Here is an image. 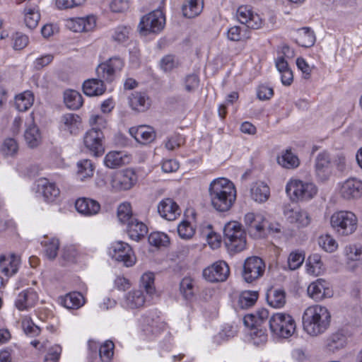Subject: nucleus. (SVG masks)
I'll return each mask as SVG.
<instances>
[{"label":"nucleus","instance_id":"f257e3e1","mask_svg":"<svg viewBox=\"0 0 362 362\" xmlns=\"http://www.w3.org/2000/svg\"><path fill=\"white\" fill-rule=\"evenodd\" d=\"M209 194L211 206L221 212L230 210L236 200L235 185L225 177L212 180L209 185Z\"/></svg>","mask_w":362,"mask_h":362},{"label":"nucleus","instance_id":"f03ea898","mask_svg":"<svg viewBox=\"0 0 362 362\" xmlns=\"http://www.w3.org/2000/svg\"><path fill=\"white\" fill-rule=\"evenodd\" d=\"M331 319V313L325 306H310L305 310L303 315V329L309 335L317 337L327 330Z\"/></svg>","mask_w":362,"mask_h":362},{"label":"nucleus","instance_id":"7ed1b4c3","mask_svg":"<svg viewBox=\"0 0 362 362\" xmlns=\"http://www.w3.org/2000/svg\"><path fill=\"white\" fill-rule=\"evenodd\" d=\"M330 225L337 235L346 237L356 230L358 218L350 211H336L330 217Z\"/></svg>","mask_w":362,"mask_h":362},{"label":"nucleus","instance_id":"20e7f679","mask_svg":"<svg viewBox=\"0 0 362 362\" xmlns=\"http://www.w3.org/2000/svg\"><path fill=\"white\" fill-rule=\"evenodd\" d=\"M269 328L277 337L288 339L296 332V325L293 317L289 314L276 313L269 319Z\"/></svg>","mask_w":362,"mask_h":362},{"label":"nucleus","instance_id":"39448f33","mask_svg":"<svg viewBox=\"0 0 362 362\" xmlns=\"http://www.w3.org/2000/svg\"><path fill=\"white\" fill-rule=\"evenodd\" d=\"M286 192L292 201L302 202L313 199L317 194V189L312 182L293 179L288 182Z\"/></svg>","mask_w":362,"mask_h":362},{"label":"nucleus","instance_id":"423d86ee","mask_svg":"<svg viewBox=\"0 0 362 362\" xmlns=\"http://www.w3.org/2000/svg\"><path fill=\"white\" fill-rule=\"evenodd\" d=\"M108 254L112 259L122 262L127 267H132L136 262V257L132 247L123 241H115L111 243Z\"/></svg>","mask_w":362,"mask_h":362},{"label":"nucleus","instance_id":"0eeeda50","mask_svg":"<svg viewBox=\"0 0 362 362\" xmlns=\"http://www.w3.org/2000/svg\"><path fill=\"white\" fill-rule=\"evenodd\" d=\"M165 18L161 10L156 9L144 16L139 24L141 34L146 35L148 33H158L164 28Z\"/></svg>","mask_w":362,"mask_h":362},{"label":"nucleus","instance_id":"6e6552de","mask_svg":"<svg viewBox=\"0 0 362 362\" xmlns=\"http://www.w3.org/2000/svg\"><path fill=\"white\" fill-rule=\"evenodd\" d=\"M110 184L115 191L130 189L138 180V177L133 169L127 168L111 174Z\"/></svg>","mask_w":362,"mask_h":362},{"label":"nucleus","instance_id":"1a4fd4ad","mask_svg":"<svg viewBox=\"0 0 362 362\" xmlns=\"http://www.w3.org/2000/svg\"><path fill=\"white\" fill-rule=\"evenodd\" d=\"M124 62L118 57L110 58L106 62L100 64L96 68L98 77L107 82L113 81L124 67Z\"/></svg>","mask_w":362,"mask_h":362},{"label":"nucleus","instance_id":"9d476101","mask_svg":"<svg viewBox=\"0 0 362 362\" xmlns=\"http://www.w3.org/2000/svg\"><path fill=\"white\" fill-rule=\"evenodd\" d=\"M124 62L118 57L110 58L106 62L100 64L96 68L98 77L107 82L113 81L124 67Z\"/></svg>","mask_w":362,"mask_h":362},{"label":"nucleus","instance_id":"9b49d317","mask_svg":"<svg viewBox=\"0 0 362 362\" xmlns=\"http://www.w3.org/2000/svg\"><path fill=\"white\" fill-rule=\"evenodd\" d=\"M124 62L118 57L110 58L106 62L100 64L96 68L98 77L107 82L113 81L124 67Z\"/></svg>","mask_w":362,"mask_h":362},{"label":"nucleus","instance_id":"f8f14e48","mask_svg":"<svg viewBox=\"0 0 362 362\" xmlns=\"http://www.w3.org/2000/svg\"><path fill=\"white\" fill-rule=\"evenodd\" d=\"M265 271V263L259 257H247L243 264L242 276L245 281L252 283L262 277Z\"/></svg>","mask_w":362,"mask_h":362},{"label":"nucleus","instance_id":"ddd939ff","mask_svg":"<svg viewBox=\"0 0 362 362\" xmlns=\"http://www.w3.org/2000/svg\"><path fill=\"white\" fill-rule=\"evenodd\" d=\"M103 139L104 134L101 129L98 127H92L85 134L83 143L91 154L98 157L103 155L105 151Z\"/></svg>","mask_w":362,"mask_h":362},{"label":"nucleus","instance_id":"4468645a","mask_svg":"<svg viewBox=\"0 0 362 362\" xmlns=\"http://www.w3.org/2000/svg\"><path fill=\"white\" fill-rule=\"evenodd\" d=\"M308 296L315 301H321L333 296L331 284L324 279L311 282L307 288Z\"/></svg>","mask_w":362,"mask_h":362},{"label":"nucleus","instance_id":"2eb2a0df","mask_svg":"<svg viewBox=\"0 0 362 362\" xmlns=\"http://www.w3.org/2000/svg\"><path fill=\"white\" fill-rule=\"evenodd\" d=\"M230 274L228 264L218 261L203 270L204 278L210 282H222L227 279Z\"/></svg>","mask_w":362,"mask_h":362},{"label":"nucleus","instance_id":"dca6fc26","mask_svg":"<svg viewBox=\"0 0 362 362\" xmlns=\"http://www.w3.org/2000/svg\"><path fill=\"white\" fill-rule=\"evenodd\" d=\"M236 16L240 23L251 29H259L264 23L261 16L249 6H240L237 10Z\"/></svg>","mask_w":362,"mask_h":362},{"label":"nucleus","instance_id":"f3484780","mask_svg":"<svg viewBox=\"0 0 362 362\" xmlns=\"http://www.w3.org/2000/svg\"><path fill=\"white\" fill-rule=\"evenodd\" d=\"M284 215L288 222L296 224L298 227H306L311 221L309 214L299 206H292L291 204L284 207Z\"/></svg>","mask_w":362,"mask_h":362},{"label":"nucleus","instance_id":"a211bd4d","mask_svg":"<svg viewBox=\"0 0 362 362\" xmlns=\"http://www.w3.org/2000/svg\"><path fill=\"white\" fill-rule=\"evenodd\" d=\"M244 223L251 236L261 238L266 226V219L259 213L248 212L245 215Z\"/></svg>","mask_w":362,"mask_h":362},{"label":"nucleus","instance_id":"6ab92c4d","mask_svg":"<svg viewBox=\"0 0 362 362\" xmlns=\"http://www.w3.org/2000/svg\"><path fill=\"white\" fill-rule=\"evenodd\" d=\"M315 171L316 176L320 181L329 179L332 173V158L327 151L317 154L315 160Z\"/></svg>","mask_w":362,"mask_h":362},{"label":"nucleus","instance_id":"aec40b11","mask_svg":"<svg viewBox=\"0 0 362 362\" xmlns=\"http://www.w3.org/2000/svg\"><path fill=\"white\" fill-rule=\"evenodd\" d=\"M339 194L345 199L359 198L362 194V182L356 178H349L339 185Z\"/></svg>","mask_w":362,"mask_h":362},{"label":"nucleus","instance_id":"412c9836","mask_svg":"<svg viewBox=\"0 0 362 362\" xmlns=\"http://www.w3.org/2000/svg\"><path fill=\"white\" fill-rule=\"evenodd\" d=\"M37 192L40 193L45 201L52 202L59 196L60 190L54 182L42 177L37 180Z\"/></svg>","mask_w":362,"mask_h":362},{"label":"nucleus","instance_id":"4be33fe9","mask_svg":"<svg viewBox=\"0 0 362 362\" xmlns=\"http://www.w3.org/2000/svg\"><path fill=\"white\" fill-rule=\"evenodd\" d=\"M38 295L33 288H27L18 293L15 300V306L20 311L28 310L35 306Z\"/></svg>","mask_w":362,"mask_h":362},{"label":"nucleus","instance_id":"5701e85b","mask_svg":"<svg viewBox=\"0 0 362 362\" xmlns=\"http://www.w3.org/2000/svg\"><path fill=\"white\" fill-rule=\"evenodd\" d=\"M158 212L162 218L168 221H174L180 215L181 210L175 202L167 198L158 203Z\"/></svg>","mask_w":362,"mask_h":362},{"label":"nucleus","instance_id":"b1692460","mask_svg":"<svg viewBox=\"0 0 362 362\" xmlns=\"http://www.w3.org/2000/svg\"><path fill=\"white\" fill-rule=\"evenodd\" d=\"M81 128V117L74 113H67L62 116L60 129L70 134H78Z\"/></svg>","mask_w":362,"mask_h":362},{"label":"nucleus","instance_id":"393cba45","mask_svg":"<svg viewBox=\"0 0 362 362\" xmlns=\"http://www.w3.org/2000/svg\"><path fill=\"white\" fill-rule=\"evenodd\" d=\"M76 211L86 216H92L98 214L100 205L96 200L90 198H78L75 203Z\"/></svg>","mask_w":362,"mask_h":362},{"label":"nucleus","instance_id":"a878e982","mask_svg":"<svg viewBox=\"0 0 362 362\" xmlns=\"http://www.w3.org/2000/svg\"><path fill=\"white\" fill-rule=\"evenodd\" d=\"M129 156L123 151H111L108 152L103 160L104 165L110 169L119 168L129 162Z\"/></svg>","mask_w":362,"mask_h":362},{"label":"nucleus","instance_id":"bb28decb","mask_svg":"<svg viewBox=\"0 0 362 362\" xmlns=\"http://www.w3.org/2000/svg\"><path fill=\"white\" fill-rule=\"evenodd\" d=\"M129 133L136 141L146 144L154 140L156 134L153 128L148 126H139L129 129Z\"/></svg>","mask_w":362,"mask_h":362},{"label":"nucleus","instance_id":"cd10ccee","mask_svg":"<svg viewBox=\"0 0 362 362\" xmlns=\"http://www.w3.org/2000/svg\"><path fill=\"white\" fill-rule=\"evenodd\" d=\"M275 66L281 75L282 84L290 86L293 81V75L287 59L284 58V56H278L275 59Z\"/></svg>","mask_w":362,"mask_h":362},{"label":"nucleus","instance_id":"c85d7f7f","mask_svg":"<svg viewBox=\"0 0 362 362\" xmlns=\"http://www.w3.org/2000/svg\"><path fill=\"white\" fill-rule=\"evenodd\" d=\"M82 88L84 94L90 97L101 95L106 90L104 82L99 78L86 80Z\"/></svg>","mask_w":362,"mask_h":362},{"label":"nucleus","instance_id":"c756f323","mask_svg":"<svg viewBox=\"0 0 362 362\" xmlns=\"http://www.w3.org/2000/svg\"><path fill=\"white\" fill-rule=\"evenodd\" d=\"M270 197V189L269 186L262 182H257L250 187V197L258 203L267 202Z\"/></svg>","mask_w":362,"mask_h":362},{"label":"nucleus","instance_id":"7c9ffc66","mask_svg":"<svg viewBox=\"0 0 362 362\" xmlns=\"http://www.w3.org/2000/svg\"><path fill=\"white\" fill-rule=\"evenodd\" d=\"M129 105L136 111L144 112L149 108L151 101L146 93L136 91L129 97Z\"/></svg>","mask_w":362,"mask_h":362},{"label":"nucleus","instance_id":"2f4dec72","mask_svg":"<svg viewBox=\"0 0 362 362\" xmlns=\"http://www.w3.org/2000/svg\"><path fill=\"white\" fill-rule=\"evenodd\" d=\"M127 233L132 240L139 241L147 234L148 228L143 222L136 218L129 222Z\"/></svg>","mask_w":362,"mask_h":362},{"label":"nucleus","instance_id":"473e14b6","mask_svg":"<svg viewBox=\"0 0 362 362\" xmlns=\"http://www.w3.org/2000/svg\"><path fill=\"white\" fill-rule=\"evenodd\" d=\"M19 258L15 255L8 257H0V267L1 272L6 276H12L16 273L19 265Z\"/></svg>","mask_w":362,"mask_h":362},{"label":"nucleus","instance_id":"72a5a7b5","mask_svg":"<svg viewBox=\"0 0 362 362\" xmlns=\"http://www.w3.org/2000/svg\"><path fill=\"white\" fill-rule=\"evenodd\" d=\"M306 272L311 276H317L321 275L324 271L323 263L320 255L315 253L310 255L305 264Z\"/></svg>","mask_w":362,"mask_h":362},{"label":"nucleus","instance_id":"f704fd0d","mask_svg":"<svg viewBox=\"0 0 362 362\" xmlns=\"http://www.w3.org/2000/svg\"><path fill=\"white\" fill-rule=\"evenodd\" d=\"M148 301L141 290H135L129 292L126 296L124 304L131 309L139 308L144 305L146 302Z\"/></svg>","mask_w":362,"mask_h":362},{"label":"nucleus","instance_id":"c9c22d12","mask_svg":"<svg viewBox=\"0 0 362 362\" xmlns=\"http://www.w3.org/2000/svg\"><path fill=\"white\" fill-rule=\"evenodd\" d=\"M85 303L84 298L81 293L72 292L60 298V303L67 309H78Z\"/></svg>","mask_w":362,"mask_h":362},{"label":"nucleus","instance_id":"e433bc0d","mask_svg":"<svg viewBox=\"0 0 362 362\" xmlns=\"http://www.w3.org/2000/svg\"><path fill=\"white\" fill-rule=\"evenodd\" d=\"M24 138L26 144L30 148L37 147L41 142V134L38 127L33 122L25 129Z\"/></svg>","mask_w":362,"mask_h":362},{"label":"nucleus","instance_id":"4c0bfd02","mask_svg":"<svg viewBox=\"0 0 362 362\" xmlns=\"http://www.w3.org/2000/svg\"><path fill=\"white\" fill-rule=\"evenodd\" d=\"M77 177L81 181H85L93 177L95 165L89 159L79 160L77 164Z\"/></svg>","mask_w":362,"mask_h":362},{"label":"nucleus","instance_id":"58836bf2","mask_svg":"<svg viewBox=\"0 0 362 362\" xmlns=\"http://www.w3.org/2000/svg\"><path fill=\"white\" fill-rule=\"evenodd\" d=\"M202 9L203 0H185L182 6L183 15L189 18L199 15Z\"/></svg>","mask_w":362,"mask_h":362},{"label":"nucleus","instance_id":"ea45409f","mask_svg":"<svg viewBox=\"0 0 362 362\" xmlns=\"http://www.w3.org/2000/svg\"><path fill=\"white\" fill-rule=\"evenodd\" d=\"M296 42L304 47H312L315 42V36L309 28L305 27L297 31Z\"/></svg>","mask_w":362,"mask_h":362},{"label":"nucleus","instance_id":"a19ab883","mask_svg":"<svg viewBox=\"0 0 362 362\" xmlns=\"http://www.w3.org/2000/svg\"><path fill=\"white\" fill-rule=\"evenodd\" d=\"M40 19V14L37 7L28 6L24 9V21L26 26L33 30L35 28Z\"/></svg>","mask_w":362,"mask_h":362},{"label":"nucleus","instance_id":"79ce46f5","mask_svg":"<svg viewBox=\"0 0 362 362\" xmlns=\"http://www.w3.org/2000/svg\"><path fill=\"white\" fill-rule=\"evenodd\" d=\"M34 95L31 91L26 90L15 98V105L16 108L21 112L28 110L33 104Z\"/></svg>","mask_w":362,"mask_h":362},{"label":"nucleus","instance_id":"37998d69","mask_svg":"<svg viewBox=\"0 0 362 362\" xmlns=\"http://www.w3.org/2000/svg\"><path fill=\"white\" fill-rule=\"evenodd\" d=\"M64 100L69 109L77 110L83 105L82 95L76 90H68L64 92Z\"/></svg>","mask_w":362,"mask_h":362},{"label":"nucleus","instance_id":"c03bdc74","mask_svg":"<svg viewBox=\"0 0 362 362\" xmlns=\"http://www.w3.org/2000/svg\"><path fill=\"white\" fill-rule=\"evenodd\" d=\"M224 242L228 240H233L245 235L241 226L236 221H232L226 223L223 229Z\"/></svg>","mask_w":362,"mask_h":362},{"label":"nucleus","instance_id":"a18cd8bd","mask_svg":"<svg viewBox=\"0 0 362 362\" xmlns=\"http://www.w3.org/2000/svg\"><path fill=\"white\" fill-rule=\"evenodd\" d=\"M278 163L283 168L292 169L299 165V159L291 151L286 150L277 158Z\"/></svg>","mask_w":362,"mask_h":362},{"label":"nucleus","instance_id":"49530a36","mask_svg":"<svg viewBox=\"0 0 362 362\" xmlns=\"http://www.w3.org/2000/svg\"><path fill=\"white\" fill-rule=\"evenodd\" d=\"M44 247V253L49 259H54L58 254L59 241L55 238H47L42 242Z\"/></svg>","mask_w":362,"mask_h":362},{"label":"nucleus","instance_id":"de8ad7c7","mask_svg":"<svg viewBox=\"0 0 362 362\" xmlns=\"http://www.w3.org/2000/svg\"><path fill=\"white\" fill-rule=\"evenodd\" d=\"M268 303L274 308H281L286 303V293L284 291L276 289L267 294Z\"/></svg>","mask_w":362,"mask_h":362},{"label":"nucleus","instance_id":"09e8293b","mask_svg":"<svg viewBox=\"0 0 362 362\" xmlns=\"http://www.w3.org/2000/svg\"><path fill=\"white\" fill-rule=\"evenodd\" d=\"M258 298L257 291H243L238 298V305L242 309H247L254 305Z\"/></svg>","mask_w":362,"mask_h":362},{"label":"nucleus","instance_id":"8fccbe9b","mask_svg":"<svg viewBox=\"0 0 362 362\" xmlns=\"http://www.w3.org/2000/svg\"><path fill=\"white\" fill-rule=\"evenodd\" d=\"M117 218L121 223L128 225L132 220L136 219L133 217L132 206L129 203L124 202L117 208Z\"/></svg>","mask_w":362,"mask_h":362},{"label":"nucleus","instance_id":"3c124183","mask_svg":"<svg viewBox=\"0 0 362 362\" xmlns=\"http://www.w3.org/2000/svg\"><path fill=\"white\" fill-rule=\"evenodd\" d=\"M269 317V312L265 308L258 310L255 315H247L244 317V323L247 327L254 324H260Z\"/></svg>","mask_w":362,"mask_h":362},{"label":"nucleus","instance_id":"603ef678","mask_svg":"<svg viewBox=\"0 0 362 362\" xmlns=\"http://www.w3.org/2000/svg\"><path fill=\"white\" fill-rule=\"evenodd\" d=\"M319 246L327 252H334L338 247V243L330 235H322L318 239Z\"/></svg>","mask_w":362,"mask_h":362},{"label":"nucleus","instance_id":"864d4df0","mask_svg":"<svg viewBox=\"0 0 362 362\" xmlns=\"http://www.w3.org/2000/svg\"><path fill=\"white\" fill-rule=\"evenodd\" d=\"M21 327L24 333L30 337H37L41 332V329L35 325L31 318L28 317L22 319Z\"/></svg>","mask_w":362,"mask_h":362},{"label":"nucleus","instance_id":"5fc2aeb1","mask_svg":"<svg viewBox=\"0 0 362 362\" xmlns=\"http://www.w3.org/2000/svg\"><path fill=\"white\" fill-rule=\"evenodd\" d=\"M225 245L228 250L230 252H239L245 250L246 247V237L245 234L239 236V238L226 240Z\"/></svg>","mask_w":362,"mask_h":362},{"label":"nucleus","instance_id":"6e6d98bb","mask_svg":"<svg viewBox=\"0 0 362 362\" xmlns=\"http://www.w3.org/2000/svg\"><path fill=\"white\" fill-rule=\"evenodd\" d=\"M155 276L152 272L144 273L141 277L140 285L144 288L146 293L151 296L154 294L156 290L154 287Z\"/></svg>","mask_w":362,"mask_h":362},{"label":"nucleus","instance_id":"4d7b16f0","mask_svg":"<svg viewBox=\"0 0 362 362\" xmlns=\"http://www.w3.org/2000/svg\"><path fill=\"white\" fill-rule=\"evenodd\" d=\"M148 240L151 245L156 247H165L170 243L168 236L162 232L151 233L148 236Z\"/></svg>","mask_w":362,"mask_h":362},{"label":"nucleus","instance_id":"13d9d810","mask_svg":"<svg viewBox=\"0 0 362 362\" xmlns=\"http://www.w3.org/2000/svg\"><path fill=\"white\" fill-rule=\"evenodd\" d=\"M305 259L303 252L298 250L291 252L288 257V267L290 270H296L298 269Z\"/></svg>","mask_w":362,"mask_h":362},{"label":"nucleus","instance_id":"bf43d9fd","mask_svg":"<svg viewBox=\"0 0 362 362\" xmlns=\"http://www.w3.org/2000/svg\"><path fill=\"white\" fill-rule=\"evenodd\" d=\"M115 345L112 341L107 340L100 346L99 356L103 361H109L113 356Z\"/></svg>","mask_w":362,"mask_h":362},{"label":"nucleus","instance_id":"052dcab7","mask_svg":"<svg viewBox=\"0 0 362 362\" xmlns=\"http://www.w3.org/2000/svg\"><path fill=\"white\" fill-rule=\"evenodd\" d=\"M179 236L185 240L190 239L194 234V229L189 222L183 221L177 226Z\"/></svg>","mask_w":362,"mask_h":362},{"label":"nucleus","instance_id":"680f3d73","mask_svg":"<svg viewBox=\"0 0 362 362\" xmlns=\"http://www.w3.org/2000/svg\"><path fill=\"white\" fill-rule=\"evenodd\" d=\"M180 288L185 298H190L194 294L193 280L189 277L183 278L180 282Z\"/></svg>","mask_w":362,"mask_h":362},{"label":"nucleus","instance_id":"e2e57ef3","mask_svg":"<svg viewBox=\"0 0 362 362\" xmlns=\"http://www.w3.org/2000/svg\"><path fill=\"white\" fill-rule=\"evenodd\" d=\"M130 27L119 25L117 27L112 33V39L117 42H124L129 38Z\"/></svg>","mask_w":362,"mask_h":362},{"label":"nucleus","instance_id":"0e129e2a","mask_svg":"<svg viewBox=\"0 0 362 362\" xmlns=\"http://www.w3.org/2000/svg\"><path fill=\"white\" fill-rule=\"evenodd\" d=\"M18 150L17 141L13 138L6 139L1 146L2 152L6 156H13Z\"/></svg>","mask_w":362,"mask_h":362},{"label":"nucleus","instance_id":"69168bd1","mask_svg":"<svg viewBox=\"0 0 362 362\" xmlns=\"http://www.w3.org/2000/svg\"><path fill=\"white\" fill-rule=\"evenodd\" d=\"M129 0H112L109 4V8L113 13H124L129 9Z\"/></svg>","mask_w":362,"mask_h":362},{"label":"nucleus","instance_id":"338daca9","mask_svg":"<svg viewBox=\"0 0 362 362\" xmlns=\"http://www.w3.org/2000/svg\"><path fill=\"white\" fill-rule=\"evenodd\" d=\"M344 254L346 257L351 261H357L360 259L362 255V250L361 247L355 245H349L346 246L344 249Z\"/></svg>","mask_w":362,"mask_h":362},{"label":"nucleus","instance_id":"774afa93","mask_svg":"<svg viewBox=\"0 0 362 362\" xmlns=\"http://www.w3.org/2000/svg\"><path fill=\"white\" fill-rule=\"evenodd\" d=\"M62 351V348L59 345L52 346L49 349L45 357V361L59 362Z\"/></svg>","mask_w":362,"mask_h":362}]
</instances>
